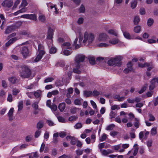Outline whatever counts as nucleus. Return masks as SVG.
Wrapping results in <instances>:
<instances>
[{
  "instance_id": "1",
  "label": "nucleus",
  "mask_w": 158,
  "mask_h": 158,
  "mask_svg": "<svg viewBox=\"0 0 158 158\" xmlns=\"http://www.w3.org/2000/svg\"><path fill=\"white\" fill-rule=\"evenodd\" d=\"M30 69L27 66H24L22 68V71L20 73V76L23 78L29 77L31 75Z\"/></svg>"
},
{
  "instance_id": "2",
  "label": "nucleus",
  "mask_w": 158,
  "mask_h": 158,
  "mask_svg": "<svg viewBox=\"0 0 158 158\" xmlns=\"http://www.w3.org/2000/svg\"><path fill=\"white\" fill-rule=\"evenodd\" d=\"M85 55L80 54L77 55L75 57L74 60L76 64H77V67L80 68L81 66L80 63L83 62L85 59Z\"/></svg>"
},
{
  "instance_id": "3",
  "label": "nucleus",
  "mask_w": 158,
  "mask_h": 158,
  "mask_svg": "<svg viewBox=\"0 0 158 158\" xmlns=\"http://www.w3.org/2000/svg\"><path fill=\"white\" fill-rule=\"evenodd\" d=\"M108 38V35L104 33L99 34L97 37L98 40L99 42H106Z\"/></svg>"
},
{
  "instance_id": "4",
  "label": "nucleus",
  "mask_w": 158,
  "mask_h": 158,
  "mask_svg": "<svg viewBox=\"0 0 158 158\" xmlns=\"http://www.w3.org/2000/svg\"><path fill=\"white\" fill-rule=\"evenodd\" d=\"M37 15L35 14H25L22 15L21 18L36 21L37 19Z\"/></svg>"
},
{
  "instance_id": "5",
  "label": "nucleus",
  "mask_w": 158,
  "mask_h": 158,
  "mask_svg": "<svg viewBox=\"0 0 158 158\" xmlns=\"http://www.w3.org/2000/svg\"><path fill=\"white\" fill-rule=\"evenodd\" d=\"M20 52L24 58H26L30 56L28 49L26 47H22L21 49Z\"/></svg>"
},
{
  "instance_id": "6",
  "label": "nucleus",
  "mask_w": 158,
  "mask_h": 158,
  "mask_svg": "<svg viewBox=\"0 0 158 158\" xmlns=\"http://www.w3.org/2000/svg\"><path fill=\"white\" fill-rule=\"evenodd\" d=\"M13 2L12 0H5L2 3V5L4 7L8 8L11 7L13 5Z\"/></svg>"
},
{
  "instance_id": "7",
  "label": "nucleus",
  "mask_w": 158,
  "mask_h": 158,
  "mask_svg": "<svg viewBox=\"0 0 158 158\" xmlns=\"http://www.w3.org/2000/svg\"><path fill=\"white\" fill-rule=\"evenodd\" d=\"M54 31V29L51 27H49L48 29V36L47 38L48 39L51 40H52L53 38V32Z\"/></svg>"
},
{
  "instance_id": "8",
  "label": "nucleus",
  "mask_w": 158,
  "mask_h": 158,
  "mask_svg": "<svg viewBox=\"0 0 158 158\" xmlns=\"http://www.w3.org/2000/svg\"><path fill=\"white\" fill-rule=\"evenodd\" d=\"M157 84H158V78H154L151 81V85L149 86V89H154L156 88Z\"/></svg>"
},
{
  "instance_id": "9",
  "label": "nucleus",
  "mask_w": 158,
  "mask_h": 158,
  "mask_svg": "<svg viewBox=\"0 0 158 158\" xmlns=\"http://www.w3.org/2000/svg\"><path fill=\"white\" fill-rule=\"evenodd\" d=\"M115 64L117 66H120L121 65V61L123 59V57L121 56H117L115 58Z\"/></svg>"
},
{
  "instance_id": "10",
  "label": "nucleus",
  "mask_w": 158,
  "mask_h": 158,
  "mask_svg": "<svg viewBox=\"0 0 158 158\" xmlns=\"http://www.w3.org/2000/svg\"><path fill=\"white\" fill-rule=\"evenodd\" d=\"M64 80V81H65V78L64 77H63V78H61L60 79L57 80L55 82V85L56 86L58 87L62 86L64 84V82L63 81Z\"/></svg>"
},
{
  "instance_id": "11",
  "label": "nucleus",
  "mask_w": 158,
  "mask_h": 158,
  "mask_svg": "<svg viewBox=\"0 0 158 158\" xmlns=\"http://www.w3.org/2000/svg\"><path fill=\"white\" fill-rule=\"evenodd\" d=\"M45 54V52H40L37 55L34 61L35 62H37L39 61L42 57Z\"/></svg>"
},
{
  "instance_id": "12",
  "label": "nucleus",
  "mask_w": 158,
  "mask_h": 158,
  "mask_svg": "<svg viewBox=\"0 0 158 158\" xmlns=\"http://www.w3.org/2000/svg\"><path fill=\"white\" fill-rule=\"evenodd\" d=\"M66 139L67 140L69 139L71 140L70 143L73 145H75L77 142V140L75 138L71 136H67L66 137Z\"/></svg>"
},
{
  "instance_id": "13",
  "label": "nucleus",
  "mask_w": 158,
  "mask_h": 158,
  "mask_svg": "<svg viewBox=\"0 0 158 158\" xmlns=\"http://www.w3.org/2000/svg\"><path fill=\"white\" fill-rule=\"evenodd\" d=\"M14 112V108H11L9 111L8 113V116L9 118V120L10 121L12 120L13 119V113Z\"/></svg>"
},
{
  "instance_id": "14",
  "label": "nucleus",
  "mask_w": 158,
  "mask_h": 158,
  "mask_svg": "<svg viewBox=\"0 0 158 158\" xmlns=\"http://www.w3.org/2000/svg\"><path fill=\"white\" fill-rule=\"evenodd\" d=\"M17 40L16 37H14L9 40L6 44V47L9 46L11 44L15 42Z\"/></svg>"
},
{
  "instance_id": "15",
  "label": "nucleus",
  "mask_w": 158,
  "mask_h": 158,
  "mask_svg": "<svg viewBox=\"0 0 158 158\" xmlns=\"http://www.w3.org/2000/svg\"><path fill=\"white\" fill-rule=\"evenodd\" d=\"M72 73V69H71V70L70 71H69V72L68 73V77L66 79H65V81L66 83H68L69 82L70 80L71 79Z\"/></svg>"
},
{
  "instance_id": "16",
  "label": "nucleus",
  "mask_w": 158,
  "mask_h": 158,
  "mask_svg": "<svg viewBox=\"0 0 158 158\" xmlns=\"http://www.w3.org/2000/svg\"><path fill=\"white\" fill-rule=\"evenodd\" d=\"M14 27L12 26H8L5 31V33L6 34H8L11 32L13 30Z\"/></svg>"
},
{
  "instance_id": "17",
  "label": "nucleus",
  "mask_w": 158,
  "mask_h": 158,
  "mask_svg": "<svg viewBox=\"0 0 158 158\" xmlns=\"http://www.w3.org/2000/svg\"><path fill=\"white\" fill-rule=\"evenodd\" d=\"M61 47L63 49H70L71 48V44L69 42H65L62 44Z\"/></svg>"
},
{
  "instance_id": "18",
  "label": "nucleus",
  "mask_w": 158,
  "mask_h": 158,
  "mask_svg": "<svg viewBox=\"0 0 158 158\" xmlns=\"http://www.w3.org/2000/svg\"><path fill=\"white\" fill-rule=\"evenodd\" d=\"M65 104L64 102H62L60 103L58 106V108L60 111L62 112L65 109Z\"/></svg>"
},
{
  "instance_id": "19",
  "label": "nucleus",
  "mask_w": 158,
  "mask_h": 158,
  "mask_svg": "<svg viewBox=\"0 0 158 158\" xmlns=\"http://www.w3.org/2000/svg\"><path fill=\"white\" fill-rule=\"evenodd\" d=\"M114 98L115 99H117L118 102H122L123 101L125 98L124 97H120L119 95H116L114 97Z\"/></svg>"
},
{
  "instance_id": "20",
  "label": "nucleus",
  "mask_w": 158,
  "mask_h": 158,
  "mask_svg": "<svg viewBox=\"0 0 158 158\" xmlns=\"http://www.w3.org/2000/svg\"><path fill=\"white\" fill-rule=\"evenodd\" d=\"M38 19L40 21L42 22H44L46 20V18L44 15L41 14L39 15Z\"/></svg>"
},
{
  "instance_id": "21",
  "label": "nucleus",
  "mask_w": 158,
  "mask_h": 158,
  "mask_svg": "<svg viewBox=\"0 0 158 158\" xmlns=\"http://www.w3.org/2000/svg\"><path fill=\"white\" fill-rule=\"evenodd\" d=\"M145 67H147V70L148 71L151 70L153 68V65L151 63H145Z\"/></svg>"
},
{
  "instance_id": "22",
  "label": "nucleus",
  "mask_w": 158,
  "mask_h": 158,
  "mask_svg": "<svg viewBox=\"0 0 158 158\" xmlns=\"http://www.w3.org/2000/svg\"><path fill=\"white\" fill-rule=\"evenodd\" d=\"M10 82L13 84H15L18 82V79L15 77H12L9 79Z\"/></svg>"
},
{
  "instance_id": "23",
  "label": "nucleus",
  "mask_w": 158,
  "mask_h": 158,
  "mask_svg": "<svg viewBox=\"0 0 158 158\" xmlns=\"http://www.w3.org/2000/svg\"><path fill=\"white\" fill-rule=\"evenodd\" d=\"M107 64L110 66H113L115 64L114 58H111L107 61Z\"/></svg>"
},
{
  "instance_id": "24",
  "label": "nucleus",
  "mask_w": 158,
  "mask_h": 158,
  "mask_svg": "<svg viewBox=\"0 0 158 158\" xmlns=\"http://www.w3.org/2000/svg\"><path fill=\"white\" fill-rule=\"evenodd\" d=\"M96 61L94 57L92 56H89V63L92 65L95 64Z\"/></svg>"
},
{
  "instance_id": "25",
  "label": "nucleus",
  "mask_w": 158,
  "mask_h": 158,
  "mask_svg": "<svg viewBox=\"0 0 158 158\" xmlns=\"http://www.w3.org/2000/svg\"><path fill=\"white\" fill-rule=\"evenodd\" d=\"M131 8L133 9H134L137 6V0H133L131 2Z\"/></svg>"
},
{
  "instance_id": "26",
  "label": "nucleus",
  "mask_w": 158,
  "mask_h": 158,
  "mask_svg": "<svg viewBox=\"0 0 158 158\" xmlns=\"http://www.w3.org/2000/svg\"><path fill=\"white\" fill-rule=\"evenodd\" d=\"M95 35L93 33H89V44L94 40Z\"/></svg>"
},
{
  "instance_id": "27",
  "label": "nucleus",
  "mask_w": 158,
  "mask_h": 158,
  "mask_svg": "<svg viewBox=\"0 0 158 158\" xmlns=\"http://www.w3.org/2000/svg\"><path fill=\"white\" fill-rule=\"evenodd\" d=\"M44 126V122L43 121H39L37 124V127L38 129L42 128Z\"/></svg>"
},
{
  "instance_id": "28",
  "label": "nucleus",
  "mask_w": 158,
  "mask_h": 158,
  "mask_svg": "<svg viewBox=\"0 0 158 158\" xmlns=\"http://www.w3.org/2000/svg\"><path fill=\"white\" fill-rule=\"evenodd\" d=\"M110 46V45L105 43H101L98 44L97 46L99 47H107Z\"/></svg>"
},
{
  "instance_id": "29",
  "label": "nucleus",
  "mask_w": 158,
  "mask_h": 158,
  "mask_svg": "<svg viewBox=\"0 0 158 158\" xmlns=\"http://www.w3.org/2000/svg\"><path fill=\"white\" fill-rule=\"evenodd\" d=\"M83 102V100L82 99H77L75 100L74 103L76 105H80Z\"/></svg>"
},
{
  "instance_id": "30",
  "label": "nucleus",
  "mask_w": 158,
  "mask_h": 158,
  "mask_svg": "<svg viewBox=\"0 0 158 158\" xmlns=\"http://www.w3.org/2000/svg\"><path fill=\"white\" fill-rule=\"evenodd\" d=\"M89 37V33L87 32H85L84 34V39L83 40V43L85 44L88 40Z\"/></svg>"
},
{
  "instance_id": "31",
  "label": "nucleus",
  "mask_w": 158,
  "mask_h": 158,
  "mask_svg": "<svg viewBox=\"0 0 158 158\" xmlns=\"http://www.w3.org/2000/svg\"><path fill=\"white\" fill-rule=\"evenodd\" d=\"M118 42V40L117 39H114L109 41V43L113 45H114Z\"/></svg>"
},
{
  "instance_id": "32",
  "label": "nucleus",
  "mask_w": 158,
  "mask_h": 158,
  "mask_svg": "<svg viewBox=\"0 0 158 158\" xmlns=\"http://www.w3.org/2000/svg\"><path fill=\"white\" fill-rule=\"evenodd\" d=\"M141 27L140 26H135L134 28V31L136 33H139L141 31Z\"/></svg>"
},
{
  "instance_id": "33",
  "label": "nucleus",
  "mask_w": 158,
  "mask_h": 158,
  "mask_svg": "<svg viewBox=\"0 0 158 158\" xmlns=\"http://www.w3.org/2000/svg\"><path fill=\"white\" fill-rule=\"evenodd\" d=\"M96 136L94 134H93L91 136V139H89V143L91 142L92 143L95 142Z\"/></svg>"
},
{
  "instance_id": "34",
  "label": "nucleus",
  "mask_w": 158,
  "mask_h": 158,
  "mask_svg": "<svg viewBox=\"0 0 158 158\" xmlns=\"http://www.w3.org/2000/svg\"><path fill=\"white\" fill-rule=\"evenodd\" d=\"M108 33L114 35L115 36H117V32L114 30L110 29L108 31Z\"/></svg>"
},
{
  "instance_id": "35",
  "label": "nucleus",
  "mask_w": 158,
  "mask_h": 158,
  "mask_svg": "<svg viewBox=\"0 0 158 158\" xmlns=\"http://www.w3.org/2000/svg\"><path fill=\"white\" fill-rule=\"evenodd\" d=\"M41 93V92L40 90H38L34 93V95L36 98H38L40 97Z\"/></svg>"
},
{
  "instance_id": "36",
  "label": "nucleus",
  "mask_w": 158,
  "mask_h": 158,
  "mask_svg": "<svg viewBox=\"0 0 158 158\" xmlns=\"http://www.w3.org/2000/svg\"><path fill=\"white\" fill-rule=\"evenodd\" d=\"M76 65V68H74L73 69V72L78 74H80L81 73V71L79 69L80 68H78L77 67V64Z\"/></svg>"
},
{
  "instance_id": "37",
  "label": "nucleus",
  "mask_w": 158,
  "mask_h": 158,
  "mask_svg": "<svg viewBox=\"0 0 158 158\" xmlns=\"http://www.w3.org/2000/svg\"><path fill=\"white\" fill-rule=\"evenodd\" d=\"M78 41V38H76L75 39L74 43L73 45L75 46V48L76 49H77L80 47V45L79 44H77V43Z\"/></svg>"
},
{
  "instance_id": "38",
  "label": "nucleus",
  "mask_w": 158,
  "mask_h": 158,
  "mask_svg": "<svg viewBox=\"0 0 158 158\" xmlns=\"http://www.w3.org/2000/svg\"><path fill=\"white\" fill-rule=\"evenodd\" d=\"M107 138V135L105 134L104 133L102 134V135L101 137L99 139V140L100 141L102 142V141H105L106 139Z\"/></svg>"
},
{
  "instance_id": "39",
  "label": "nucleus",
  "mask_w": 158,
  "mask_h": 158,
  "mask_svg": "<svg viewBox=\"0 0 158 158\" xmlns=\"http://www.w3.org/2000/svg\"><path fill=\"white\" fill-rule=\"evenodd\" d=\"M140 21L139 17L138 16H135L134 18V22L135 25H137L138 24Z\"/></svg>"
},
{
  "instance_id": "40",
  "label": "nucleus",
  "mask_w": 158,
  "mask_h": 158,
  "mask_svg": "<svg viewBox=\"0 0 158 158\" xmlns=\"http://www.w3.org/2000/svg\"><path fill=\"white\" fill-rule=\"evenodd\" d=\"M23 107V102L20 101L19 102L18 105V110H21Z\"/></svg>"
},
{
  "instance_id": "41",
  "label": "nucleus",
  "mask_w": 158,
  "mask_h": 158,
  "mask_svg": "<svg viewBox=\"0 0 158 158\" xmlns=\"http://www.w3.org/2000/svg\"><path fill=\"white\" fill-rule=\"evenodd\" d=\"M79 10L80 13H83L85 12V8L83 5H81V6L79 9Z\"/></svg>"
},
{
  "instance_id": "42",
  "label": "nucleus",
  "mask_w": 158,
  "mask_h": 158,
  "mask_svg": "<svg viewBox=\"0 0 158 158\" xmlns=\"http://www.w3.org/2000/svg\"><path fill=\"white\" fill-rule=\"evenodd\" d=\"M89 132V129H86L84 132V133L82 134L81 135V137L82 138L84 139L86 137V133H88Z\"/></svg>"
},
{
  "instance_id": "43",
  "label": "nucleus",
  "mask_w": 158,
  "mask_h": 158,
  "mask_svg": "<svg viewBox=\"0 0 158 158\" xmlns=\"http://www.w3.org/2000/svg\"><path fill=\"white\" fill-rule=\"evenodd\" d=\"M123 34L124 36L128 39H130L131 37L130 34L127 32H123Z\"/></svg>"
},
{
  "instance_id": "44",
  "label": "nucleus",
  "mask_w": 158,
  "mask_h": 158,
  "mask_svg": "<svg viewBox=\"0 0 158 158\" xmlns=\"http://www.w3.org/2000/svg\"><path fill=\"white\" fill-rule=\"evenodd\" d=\"M154 23V20L152 19H149L148 21L147 24L148 26H151Z\"/></svg>"
},
{
  "instance_id": "45",
  "label": "nucleus",
  "mask_w": 158,
  "mask_h": 158,
  "mask_svg": "<svg viewBox=\"0 0 158 158\" xmlns=\"http://www.w3.org/2000/svg\"><path fill=\"white\" fill-rule=\"evenodd\" d=\"M72 52L68 50H64L63 51L64 55L66 56H68L71 54Z\"/></svg>"
},
{
  "instance_id": "46",
  "label": "nucleus",
  "mask_w": 158,
  "mask_h": 158,
  "mask_svg": "<svg viewBox=\"0 0 158 158\" xmlns=\"http://www.w3.org/2000/svg\"><path fill=\"white\" fill-rule=\"evenodd\" d=\"M153 94V92L152 90V89H150L149 91H148L147 93L146 94V96L147 97H150L152 96Z\"/></svg>"
},
{
  "instance_id": "47",
  "label": "nucleus",
  "mask_w": 158,
  "mask_h": 158,
  "mask_svg": "<svg viewBox=\"0 0 158 158\" xmlns=\"http://www.w3.org/2000/svg\"><path fill=\"white\" fill-rule=\"evenodd\" d=\"M151 134L153 135H155L157 133L156 128L153 127L152 128L151 130Z\"/></svg>"
},
{
  "instance_id": "48",
  "label": "nucleus",
  "mask_w": 158,
  "mask_h": 158,
  "mask_svg": "<svg viewBox=\"0 0 158 158\" xmlns=\"http://www.w3.org/2000/svg\"><path fill=\"white\" fill-rule=\"evenodd\" d=\"M38 51L39 52H45L44 51V48L43 46L41 44H40L38 46Z\"/></svg>"
},
{
  "instance_id": "49",
  "label": "nucleus",
  "mask_w": 158,
  "mask_h": 158,
  "mask_svg": "<svg viewBox=\"0 0 158 158\" xmlns=\"http://www.w3.org/2000/svg\"><path fill=\"white\" fill-rule=\"evenodd\" d=\"M135 122L134 124V126L135 127H136V128H138L139 127V120L138 119L135 118Z\"/></svg>"
},
{
  "instance_id": "50",
  "label": "nucleus",
  "mask_w": 158,
  "mask_h": 158,
  "mask_svg": "<svg viewBox=\"0 0 158 158\" xmlns=\"http://www.w3.org/2000/svg\"><path fill=\"white\" fill-rule=\"evenodd\" d=\"M28 4V3L26 0H23L22 1L20 6L25 7Z\"/></svg>"
},
{
  "instance_id": "51",
  "label": "nucleus",
  "mask_w": 158,
  "mask_h": 158,
  "mask_svg": "<svg viewBox=\"0 0 158 158\" xmlns=\"http://www.w3.org/2000/svg\"><path fill=\"white\" fill-rule=\"evenodd\" d=\"M114 127V125L113 124H110L106 128L107 130H112Z\"/></svg>"
},
{
  "instance_id": "52",
  "label": "nucleus",
  "mask_w": 158,
  "mask_h": 158,
  "mask_svg": "<svg viewBox=\"0 0 158 158\" xmlns=\"http://www.w3.org/2000/svg\"><path fill=\"white\" fill-rule=\"evenodd\" d=\"M54 80V79L52 77H48L45 79L44 80V82H51Z\"/></svg>"
},
{
  "instance_id": "53",
  "label": "nucleus",
  "mask_w": 158,
  "mask_h": 158,
  "mask_svg": "<svg viewBox=\"0 0 158 158\" xmlns=\"http://www.w3.org/2000/svg\"><path fill=\"white\" fill-rule=\"evenodd\" d=\"M60 136L62 138H64L66 135V133L64 131H61L59 133Z\"/></svg>"
},
{
  "instance_id": "54",
  "label": "nucleus",
  "mask_w": 158,
  "mask_h": 158,
  "mask_svg": "<svg viewBox=\"0 0 158 158\" xmlns=\"http://www.w3.org/2000/svg\"><path fill=\"white\" fill-rule=\"evenodd\" d=\"M57 118L58 121L60 122L64 123L65 122V119L61 116L58 117Z\"/></svg>"
},
{
  "instance_id": "55",
  "label": "nucleus",
  "mask_w": 158,
  "mask_h": 158,
  "mask_svg": "<svg viewBox=\"0 0 158 158\" xmlns=\"http://www.w3.org/2000/svg\"><path fill=\"white\" fill-rule=\"evenodd\" d=\"M56 48L54 47H52L50 51V53H54L56 52Z\"/></svg>"
},
{
  "instance_id": "56",
  "label": "nucleus",
  "mask_w": 158,
  "mask_h": 158,
  "mask_svg": "<svg viewBox=\"0 0 158 158\" xmlns=\"http://www.w3.org/2000/svg\"><path fill=\"white\" fill-rule=\"evenodd\" d=\"M99 95H102V94L100 92L98 91L97 90L95 89L93 91V95L94 96H97Z\"/></svg>"
},
{
  "instance_id": "57",
  "label": "nucleus",
  "mask_w": 158,
  "mask_h": 158,
  "mask_svg": "<svg viewBox=\"0 0 158 158\" xmlns=\"http://www.w3.org/2000/svg\"><path fill=\"white\" fill-rule=\"evenodd\" d=\"M41 132V131L37 130L36 131L35 134V138H38L40 135Z\"/></svg>"
},
{
  "instance_id": "58",
  "label": "nucleus",
  "mask_w": 158,
  "mask_h": 158,
  "mask_svg": "<svg viewBox=\"0 0 158 158\" xmlns=\"http://www.w3.org/2000/svg\"><path fill=\"white\" fill-rule=\"evenodd\" d=\"M46 123L50 126H52L54 125V123L51 120H47Z\"/></svg>"
},
{
  "instance_id": "59",
  "label": "nucleus",
  "mask_w": 158,
  "mask_h": 158,
  "mask_svg": "<svg viewBox=\"0 0 158 158\" xmlns=\"http://www.w3.org/2000/svg\"><path fill=\"white\" fill-rule=\"evenodd\" d=\"M82 127V125L81 123H78L74 127L76 129H79Z\"/></svg>"
},
{
  "instance_id": "60",
  "label": "nucleus",
  "mask_w": 158,
  "mask_h": 158,
  "mask_svg": "<svg viewBox=\"0 0 158 158\" xmlns=\"http://www.w3.org/2000/svg\"><path fill=\"white\" fill-rule=\"evenodd\" d=\"M77 118L75 116H72L69 117V120L70 121H75Z\"/></svg>"
},
{
  "instance_id": "61",
  "label": "nucleus",
  "mask_w": 158,
  "mask_h": 158,
  "mask_svg": "<svg viewBox=\"0 0 158 158\" xmlns=\"http://www.w3.org/2000/svg\"><path fill=\"white\" fill-rule=\"evenodd\" d=\"M105 147V143H99L98 145V147L99 149L101 150L102 148H104Z\"/></svg>"
},
{
  "instance_id": "62",
  "label": "nucleus",
  "mask_w": 158,
  "mask_h": 158,
  "mask_svg": "<svg viewBox=\"0 0 158 158\" xmlns=\"http://www.w3.org/2000/svg\"><path fill=\"white\" fill-rule=\"evenodd\" d=\"M52 110L54 111H56V110L57 109V106L56 105L53 104L51 106V107H50Z\"/></svg>"
},
{
  "instance_id": "63",
  "label": "nucleus",
  "mask_w": 158,
  "mask_h": 158,
  "mask_svg": "<svg viewBox=\"0 0 158 158\" xmlns=\"http://www.w3.org/2000/svg\"><path fill=\"white\" fill-rule=\"evenodd\" d=\"M37 85L36 84H31L30 86H28L27 89H32L33 88H36V86Z\"/></svg>"
},
{
  "instance_id": "64",
  "label": "nucleus",
  "mask_w": 158,
  "mask_h": 158,
  "mask_svg": "<svg viewBox=\"0 0 158 158\" xmlns=\"http://www.w3.org/2000/svg\"><path fill=\"white\" fill-rule=\"evenodd\" d=\"M132 69V68H130V69L128 68H126L124 69L123 72L125 73H128L130 71H131Z\"/></svg>"
}]
</instances>
